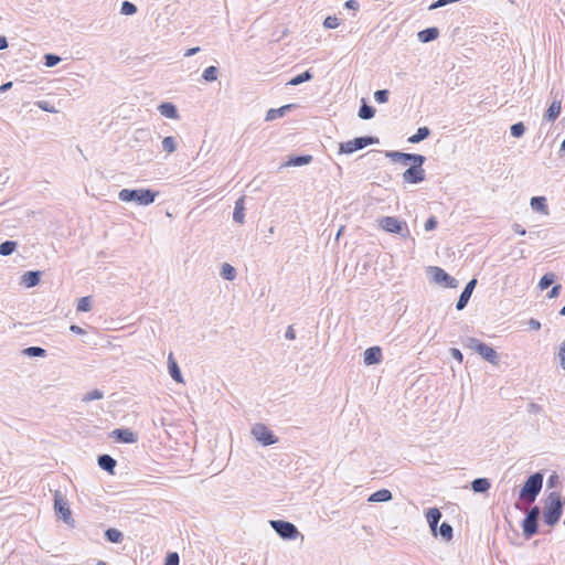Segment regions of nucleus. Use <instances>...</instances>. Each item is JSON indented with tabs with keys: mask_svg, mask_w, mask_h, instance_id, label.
I'll return each mask as SVG.
<instances>
[{
	"mask_svg": "<svg viewBox=\"0 0 565 565\" xmlns=\"http://www.w3.org/2000/svg\"><path fill=\"white\" fill-rule=\"evenodd\" d=\"M426 157L419 153H408L405 152L404 159H402L403 164H416V163H425Z\"/></svg>",
	"mask_w": 565,
	"mask_h": 565,
	"instance_id": "473e14b6",
	"label": "nucleus"
},
{
	"mask_svg": "<svg viewBox=\"0 0 565 565\" xmlns=\"http://www.w3.org/2000/svg\"><path fill=\"white\" fill-rule=\"evenodd\" d=\"M430 135V129L426 126L419 127L416 132L408 138V142L411 143H418L426 138H428Z\"/></svg>",
	"mask_w": 565,
	"mask_h": 565,
	"instance_id": "7c9ffc66",
	"label": "nucleus"
},
{
	"mask_svg": "<svg viewBox=\"0 0 565 565\" xmlns=\"http://www.w3.org/2000/svg\"><path fill=\"white\" fill-rule=\"evenodd\" d=\"M393 498L392 492L387 489H381L375 492H373L369 497L370 502H388Z\"/></svg>",
	"mask_w": 565,
	"mask_h": 565,
	"instance_id": "cd10ccee",
	"label": "nucleus"
},
{
	"mask_svg": "<svg viewBox=\"0 0 565 565\" xmlns=\"http://www.w3.org/2000/svg\"><path fill=\"white\" fill-rule=\"evenodd\" d=\"M269 524L282 540L291 541L296 540L300 535L297 526L291 522L285 520H270Z\"/></svg>",
	"mask_w": 565,
	"mask_h": 565,
	"instance_id": "0eeeda50",
	"label": "nucleus"
},
{
	"mask_svg": "<svg viewBox=\"0 0 565 565\" xmlns=\"http://www.w3.org/2000/svg\"><path fill=\"white\" fill-rule=\"evenodd\" d=\"M61 57L53 53H47L44 55V65L46 67H54L61 62Z\"/></svg>",
	"mask_w": 565,
	"mask_h": 565,
	"instance_id": "a18cd8bd",
	"label": "nucleus"
},
{
	"mask_svg": "<svg viewBox=\"0 0 565 565\" xmlns=\"http://www.w3.org/2000/svg\"><path fill=\"white\" fill-rule=\"evenodd\" d=\"M565 501L558 492H551L547 495L545 507L543 509V521L548 526H555L563 514Z\"/></svg>",
	"mask_w": 565,
	"mask_h": 565,
	"instance_id": "f257e3e1",
	"label": "nucleus"
},
{
	"mask_svg": "<svg viewBox=\"0 0 565 565\" xmlns=\"http://www.w3.org/2000/svg\"><path fill=\"white\" fill-rule=\"evenodd\" d=\"M377 223L381 230L391 234H396L402 238H407L411 235L407 223L395 216H383L377 220Z\"/></svg>",
	"mask_w": 565,
	"mask_h": 565,
	"instance_id": "39448f33",
	"label": "nucleus"
},
{
	"mask_svg": "<svg viewBox=\"0 0 565 565\" xmlns=\"http://www.w3.org/2000/svg\"><path fill=\"white\" fill-rule=\"evenodd\" d=\"M340 25V20L335 15H328L323 21V26L327 29H335Z\"/></svg>",
	"mask_w": 565,
	"mask_h": 565,
	"instance_id": "de8ad7c7",
	"label": "nucleus"
},
{
	"mask_svg": "<svg viewBox=\"0 0 565 565\" xmlns=\"http://www.w3.org/2000/svg\"><path fill=\"white\" fill-rule=\"evenodd\" d=\"M530 329L532 330H540L541 329V322L534 318H531L527 322Z\"/></svg>",
	"mask_w": 565,
	"mask_h": 565,
	"instance_id": "680f3d73",
	"label": "nucleus"
},
{
	"mask_svg": "<svg viewBox=\"0 0 565 565\" xmlns=\"http://www.w3.org/2000/svg\"><path fill=\"white\" fill-rule=\"evenodd\" d=\"M36 106L44 110V111H47V113H56V109L55 107L50 103V102H46V100H39L36 102Z\"/></svg>",
	"mask_w": 565,
	"mask_h": 565,
	"instance_id": "3c124183",
	"label": "nucleus"
},
{
	"mask_svg": "<svg viewBox=\"0 0 565 565\" xmlns=\"http://www.w3.org/2000/svg\"><path fill=\"white\" fill-rule=\"evenodd\" d=\"M168 370L173 381L177 383H183V376L178 362L174 360L173 354L170 353L168 356Z\"/></svg>",
	"mask_w": 565,
	"mask_h": 565,
	"instance_id": "412c9836",
	"label": "nucleus"
},
{
	"mask_svg": "<svg viewBox=\"0 0 565 565\" xmlns=\"http://www.w3.org/2000/svg\"><path fill=\"white\" fill-rule=\"evenodd\" d=\"M555 275L553 273H547L543 275L539 281V287L541 290L547 289L552 284H554Z\"/></svg>",
	"mask_w": 565,
	"mask_h": 565,
	"instance_id": "ea45409f",
	"label": "nucleus"
},
{
	"mask_svg": "<svg viewBox=\"0 0 565 565\" xmlns=\"http://www.w3.org/2000/svg\"><path fill=\"white\" fill-rule=\"evenodd\" d=\"M463 347L476 351L482 359L491 364L499 363V355L493 348L482 342L481 340L468 337L463 340Z\"/></svg>",
	"mask_w": 565,
	"mask_h": 565,
	"instance_id": "20e7f679",
	"label": "nucleus"
},
{
	"mask_svg": "<svg viewBox=\"0 0 565 565\" xmlns=\"http://www.w3.org/2000/svg\"><path fill=\"white\" fill-rule=\"evenodd\" d=\"M562 286L561 285H554L552 289L547 292V298L553 299L558 297L561 292Z\"/></svg>",
	"mask_w": 565,
	"mask_h": 565,
	"instance_id": "4d7b16f0",
	"label": "nucleus"
},
{
	"mask_svg": "<svg viewBox=\"0 0 565 565\" xmlns=\"http://www.w3.org/2000/svg\"><path fill=\"white\" fill-rule=\"evenodd\" d=\"M97 463L100 469L113 475L115 471L117 461L110 455L103 454L97 457Z\"/></svg>",
	"mask_w": 565,
	"mask_h": 565,
	"instance_id": "a211bd4d",
	"label": "nucleus"
},
{
	"mask_svg": "<svg viewBox=\"0 0 565 565\" xmlns=\"http://www.w3.org/2000/svg\"><path fill=\"white\" fill-rule=\"evenodd\" d=\"M405 152L402 151H386L385 156L390 158L393 162H401L404 159Z\"/></svg>",
	"mask_w": 565,
	"mask_h": 565,
	"instance_id": "8fccbe9b",
	"label": "nucleus"
},
{
	"mask_svg": "<svg viewBox=\"0 0 565 565\" xmlns=\"http://www.w3.org/2000/svg\"><path fill=\"white\" fill-rule=\"evenodd\" d=\"M90 309H92V297H89V296L82 297L77 302L76 310L81 311V312H87Z\"/></svg>",
	"mask_w": 565,
	"mask_h": 565,
	"instance_id": "79ce46f5",
	"label": "nucleus"
},
{
	"mask_svg": "<svg viewBox=\"0 0 565 565\" xmlns=\"http://www.w3.org/2000/svg\"><path fill=\"white\" fill-rule=\"evenodd\" d=\"M103 397H104V392L98 390V388H95V390L86 393L82 397V402L88 403V402H92V401L102 399Z\"/></svg>",
	"mask_w": 565,
	"mask_h": 565,
	"instance_id": "a19ab883",
	"label": "nucleus"
},
{
	"mask_svg": "<svg viewBox=\"0 0 565 565\" xmlns=\"http://www.w3.org/2000/svg\"><path fill=\"white\" fill-rule=\"evenodd\" d=\"M558 483V476L556 473H553L547 479V487L554 488Z\"/></svg>",
	"mask_w": 565,
	"mask_h": 565,
	"instance_id": "052dcab7",
	"label": "nucleus"
},
{
	"mask_svg": "<svg viewBox=\"0 0 565 565\" xmlns=\"http://www.w3.org/2000/svg\"><path fill=\"white\" fill-rule=\"evenodd\" d=\"M541 513V509L537 505L532 507L529 511H526L525 516L530 519H535L539 521Z\"/></svg>",
	"mask_w": 565,
	"mask_h": 565,
	"instance_id": "864d4df0",
	"label": "nucleus"
},
{
	"mask_svg": "<svg viewBox=\"0 0 565 565\" xmlns=\"http://www.w3.org/2000/svg\"><path fill=\"white\" fill-rule=\"evenodd\" d=\"M312 156L310 154H295L290 156L284 166L286 167H301L309 164L312 161Z\"/></svg>",
	"mask_w": 565,
	"mask_h": 565,
	"instance_id": "b1692460",
	"label": "nucleus"
},
{
	"mask_svg": "<svg viewBox=\"0 0 565 565\" xmlns=\"http://www.w3.org/2000/svg\"><path fill=\"white\" fill-rule=\"evenodd\" d=\"M562 110V99H554L543 115V119L547 122H554Z\"/></svg>",
	"mask_w": 565,
	"mask_h": 565,
	"instance_id": "dca6fc26",
	"label": "nucleus"
},
{
	"mask_svg": "<svg viewBox=\"0 0 565 565\" xmlns=\"http://www.w3.org/2000/svg\"><path fill=\"white\" fill-rule=\"evenodd\" d=\"M344 7L349 10L358 11L360 3L356 0H348L345 1Z\"/></svg>",
	"mask_w": 565,
	"mask_h": 565,
	"instance_id": "bf43d9fd",
	"label": "nucleus"
},
{
	"mask_svg": "<svg viewBox=\"0 0 565 565\" xmlns=\"http://www.w3.org/2000/svg\"><path fill=\"white\" fill-rule=\"evenodd\" d=\"M105 539L110 543L119 544L124 541V534L115 527H109L105 531Z\"/></svg>",
	"mask_w": 565,
	"mask_h": 565,
	"instance_id": "2f4dec72",
	"label": "nucleus"
},
{
	"mask_svg": "<svg viewBox=\"0 0 565 565\" xmlns=\"http://www.w3.org/2000/svg\"><path fill=\"white\" fill-rule=\"evenodd\" d=\"M233 221L238 224L245 222V196H241L235 201Z\"/></svg>",
	"mask_w": 565,
	"mask_h": 565,
	"instance_id": "aec40b11",
	"label": "nucleus"
},
{
	"mask_svg": "<svg viewBox=\"0 0 565 565\" xmlns=\"http://www.w3.org/2000/svg\"><path fill=\"white\" fill-rule=\"evenodd\" d=\"M543 479V472L537 471L532 473L521 487L519 498L529 503H533L542 490Z\"/></svg>",
	"mask_w": 565,
	"mask_h": 565,
	"instance_id": "7ed1b4c3",
	"label": "nucleus"
},
{
	"mask_svg": "<svg viewBox=\"0 0 565 565\" xmlns=\"http://www.w3.org/2000/svg\"><path fill=\"white\" fill-rule=\"evenodd\" d=\"M41 280V271L39 270H29L25 271L22 276V282L28 287H35L40 284Z\"/></svg>",
	"mask_w": 565,
	"mask_h": 565,
	"instance_id": "a878e982",
	"label": "nucleus"
},
{
	"mask_svg": "<svg viewBox=\"0 0 565 565\" xmlns=\"http://www.w3.org/2000/svg\"><path fill=\"white\" fill-rule=\"evenodd\" d=\"M159 195L158 191L151 189H122L118 199L122 202H136L138 205L147 206L154 202Z\"/></svg>",
	"mask_w": 565,
	"mask_h": 565,
	"instance_id": "f03ea898",
	"label": "nucleus"
},
{
	"mask_svg": "<svg viewBox=\"0 0 565 565\" xmlns=\"http://www.w3.org/2000/svg\"><path fill=\"white\" fill-rule=\"evenodd\" d=\"M380 140L374 136H361L356 137L352 140H348L345 142L339 143V153L340 154H351L355 151L362 150L367 146L376 145Z\"/></svg>",
	"mask_w": 565,
	"mask_h": 565,
	"instance_id": "423d86ee",
	"label": "nucleus"
},
{
	"mask_svg": "<svg viewBox=\"0 0 565 565\" xmlns=\"http://www.w3.org/2000/svg\"><path fill=\"white\" fill-rule=\"evenodd\" d=\"M523 536L529 540L539 533V521L524 516L521 523Z\"/></svg>",
	"mask_w": 565,
	"mask_h": 565,
	"instance_id": "2eb2a0df",
	"label": "nucleus"
},
{
	"mask_svg": "<svg viewBox=\"0 0 565 565\" xmlns=\"http://www.w3.org/2000/svg\"><path fill=\"white\" fill-rule=\"evenodd\" d=\"M312 77H313L312 72L310 70H308V71H305L303 73L298 74V75L294 76L292 78H290L287 82V85H289V86H297V85H300L302 83L311 81Z\"/></svg>",
	"mask_w": 565,
	"mask_h": 565,
	"instance_id": "c756f323",
	"label": "nucleus"
},
{
	"mask_svg": "<svg viewBox=\"0 0 565 565\" xmlns=\"http://www.w3.org/2000/svg\"><path fill=\"white\" fill-rule=\"evenodd\" d=\"M250 434L262 446H271L278 441V437L263 423L254 424Z\"/></svg>",
	"mask_w": 565,
	"mask_h": 565,
	"instance_id": "6e6552de",
	"label": "nucleus"
},
{
	"mask_svg": "<svg viewBox=\"0 0 565 565\" xmlns=\"http://www.w3.org/2000/svg\"><path fill=\"white\" fill-rule=\"evenodd\" d=\"M424 163L412 164L403 172V180L405 183L417 184L425 180L426 174L423 168Z\"/></svg>",
	"mask_w": 565,
	"mask_h": 565,
	"instance_id": "9b49d317",
	"label": "nucleus"
},
{
	"mask_svg": "<svg viewBox=\"0 0 565 565\" xmlns=\"http://www.w3.org/2000/svg\"><path fill=\"white\" fill-rule=\"evenodd\" d=\"M449 352H450V355H451L455 360H457L459 363H462V361H463V355H462V353H461V351H460L459 349H457V348H451V349L449 350Z\"/></svg>",
	"mask_w": 565,
	"mask_h": 565,
	"instance_id": "6e6d98bb",
	"label": "nucleus"
},
{
	"mask_svg": "<svg viewBox=\"0 0 565 565\" xmlns=\"http://www.w3.org/2000/svg\"><path fill=\"white\" fill-rule=\"evenodd\" d=\"M18 243L15 241H4L0 244V255L9 256L17 249Z\"/></svg>",
	"mask_w": 565,
	"mask_h": 565,
	"instance_id": "c9c22d12",
	"label": "nucleus"
},
{
	"mask_svg": "<svg viewBox=\"0 0 565 565\" xmlns=\"http://www.w3.org/2000/svg\"><path fill=\"white\" fill-rule=\"evenodd\" d=\"M54 510L66 524L74 522L68 502L60 491H55L54 493Z\"/></svg>",
	"mask_w": 565,
	"mask_h": 565,
	"instance_id": "9d476101",
	"label": "nucleus"
},
{
	"mask_svg": "<svg viewBox=\"0 0 565 565\" xmlns=\"http://www.w3.org/2000/svg\"><path fill=\"white\" fill-rule=\"evenodd\" d=\"M476 285H477L476 278H472L471 280H469L467 282V285L465 286L463 290L461 291V294L457 300V303H456L457 310H463L467 307L469 299L476 288Z\"/></svg>",
	"mask_w": 565,
	"mask_h": 565,
	"instance_id": "f8f14e48",
	"label": "nucleus"
},
{
	"mask_svg": "<svg viewBox=\"0 0 565 565\" xmlns=\"http://www.w3.org/2000/svg\"><path fill=\"white\" fill-rule=\"evenodd\" d=\"M218 68L216 66H209L203 71L202 78L205 82H214L217 79Z\"/></svg>",
	"mask_w": 565,
	"mask_h": 565,
	"instance_id": "e433bc0d",
	"label": "nucleus"
},
{
	"mask_svg": "<svg viewBox=\"0 0 565 565\" xmlns=\"http://www.w3.org/2000/svg\"><path fill=\"white\" fill-rule=\"evenodd\" d=\"M439 535L445 541H450L454 535L452 526L448 522H443L441 525L439 526Z\"/></svg>",
	"mask_w": 565,
	"mask_h": 565,
	"instance_id": "58836bf2",
	"label": "nucleus"
},
{
	"mask_svg": "<svg viewBox=\"0 0 565 565\" xmlns=\"http://www.w3.org/2000/svg\"><path fill=\"white\" fill-rule=\"evenodd\" d=\"M158 110H159L160 115L166 118H169V119H178L179 118V113H178L175 105L170 102L161 103L158 106Z\"/></svg>",
	"mask_w": 565,
	"mask_h": 565,
	"instance_id": "4be33fe9",
	"label": "nucleus"
},
{
	"mask_svg": "<svg viewBox=\"0 0 565 565\" xmlns=\"http://www.w3.org/2000/svg\"><path fill=\"white\" fill-rule=\"evenodd\" d=\"M491 487V482L488 478H476L471 482V489L476 493H486Z\"/></svg>",
	"mask_w": 565,
	"mask_h": 565,
	"instance_id": "bb28decb",
	"label": "nucleus"
},
{
	"mask_svg": "<svg viewBox=\"0 0 565 565\" xmlns=\"http://www.w3.org/2000/svg\"><path fill=\"white\" fill-rule=\"evenodd\" d=\"M428 525L434 535H437V525L441 519V512L437 508H430L426 512Z\"/></svg>",
	"mask_w": 565,
	"mask_h": 565,
	"instance_id": "6ab92c4d",
	"label": "nucleus"
},
{
	"mask_svg": "<svg viewBox=\"0 0 565 565\" xmlns=\"http://www.w3.org/2000/svg\"><path fill=\"white\" fill-rule=\"evenodd\" d=\"M220 274L225 280H230V281L234 280L237 275L236 269L227 263H224L222 265Z\"/></svg>",
	"mask_w": 565,
	"mask_h": 565,
	"instance_id": "72a5a7b5",
	"label": "nucleus"
},
{
	"mask_svg": "<svg viewBox=\"0 0 565 565\" xmlns=\"http://www.w3.org/2000/svg\"><path fill=\"white\" fill-rule=\"evenodd\" d=\"M439 35V30L436 26L426 28L418 32L417 36L422 43H429L436 40Z\"/></svg>",
	"mask_w": 565,
	"mask_h": 565,
	"instance_id": "393cba45",
	"label": "nucleus"
},
{
	"mask_svg": "<svg viewBox=\"0 0 565 565\" xmlns=\"http://www.w3.org/2000/svg\"><path fill=\"white\" fill-rule=\"evenodd\" d=\"M428 274L434 282L443 285L446 288H456L458 286V281L440 267H428Z\"/></svg>",
	"mask_w": 565,
	"mask_h": 565,
	"instance_id": "1a4fd4ad",
	"label": "nucleus"
},
{
	"mask_svg": "<svg viewBox=\"0 0 565 565\" xmlns=\"http://www.w3.org/2000/svg\"><path fill=\"white\" fill-rule=\"evenodd\" d=\"M286 339L288 340H295L296 339V332L291 326H289L285 333Z\"/></svg>",
	"mask_w": 565,
	"mask_h": 565,
	"instance_id": "e2e57ef3",
	"label": "nucleus"
},
{
	"mask_svg": "<svg viewBox=\"0 0 565 565\" xmlns=\"http://www.w3.org/2000/svg\"><path fill=\"white\" fill-rule=\"evenodd\" d=\"M375 108L366 104L365 99H362V104L359 108L358 116L363 120L372 119L375 116Z\"/></svg>",
	"mask_w": 565,
	"mask_h": 565,
	"instance_id": "c85d7f7f",
	"label": "nucleus"
},
{
	"mask_svg": "<svg viewBox=\"0 0 565 565\" xmlns=\"http://www.w3.org/2000/svg\"><path fill=\"white\" fill-rule=\"evenodd\" d=\"M29 358H44L46 356V350L41 347H28L22 352Z\"/></svg>",
	"mask_w": 565,
	"mask_h": 565,
	"instance_id": "f704fd0d",
	"label": "nucleus"
},
{
	"mask_svg": "<svg viewBox=\"0 0 565 565\" xmlns=\"http://www.w3.org/2000/svg\"><path fill=\"white\" fill-rule=\"evenodd\" d=\"M513 231L519 234V235H525L526 234V231L524 227H522V225L518 224V223H514L513 226H512Z\"/></svg>",
	"mask_w": 565,
	"mask_h": 565,
	"instance_id": "0e129e2a",
	"label": "nucleus"
},
{
	"mask_svg": "<svg viewBox=\"0 0 565 565\" xmlns=\"http://www.w3.org/2000/svg\"><path fill=\"white\" fill-rule=\"evenodd\" d=\"M542 406L536 403H530L527 406V413L530 414H537L542 412Z\"/></svg>",
	"mask_w": 565,
	"mask_h": 565,
	"instance_id": "13d9d810",
	"label": "nucleus"
},
{
	"mask_svg": "<svg viewBox=\"0 0 565 565\" xmlns=\"http://www.w3.org/2000/svg\"><path fill=\"white\" fill-rule=\"evenodd\" d=\"M297 105L296 104H287V105H284L279 108H270L267 113H266V117H265V120L266 121H273L277 118H281L284 117L288 111H290L291 109L296 108Z\"/></svg>",
	"mask_w": 565,
	"mask_h": 565,
	"instance_id": "f3484780",
	"label": "nucleus"
},
{
	"mask_svg": "<svg viewBox=\"0 0 565 565\" xmlns=\"http://www.w3.org/2000/svg\"><path fill=\"white\" fill-rule=\"evenodd\" d=\"M137 6L130 1H124L121 3L120 13L124 15H132L137 12Z\"/></svg>",
	"mask_w": 565,
	"mask_h": 565,
	"instance_id": "c03bdc74",
	"label": "nucleus"
},
{
	"mask_svg": "<svg viewBox=\"0 0 565 565\" xmlns=\"http://www.w3.org/2000/svg\"><path fill=\"white\" fill-rule=\"evenodd\" d=\"M559 364L563 370H565V341H563L559 345Z\"/></svg>",
	"mask_w": 565,
	"mask_h": 565,
	"instance_id": "5fc2aeb1",
	"label": "nucleus"
},
{
	"mask_svg": "<svg viewBox=\"0 0 565 565\" xmlns=\"http://www.w3.org/2000/svg\"><path fill=\"white\" fill-rule=\"evenodd\" d=\"M162 149L168 152L172 153L177 150V140L172 136L164 137L162 139Z\"/></svg>",
	"mask_w": 565,
	"mask_h": 565,
	"instance_id": "4c0bfd02",
	"label": "nucleus"
},
{
	"mask_svg": "<svg viewBox=\"0 0 565 565\" xmlns=\"http://www.w3.org/2000/svg\"><path fill=\"white\" fill-rule=\"evenodd\" d=\"M12 82L3 83L2 85H0V93L9 90L12 87Z\"/></svg>",
	"mask_w": 565,
	"mask_h": 565,
	"instance_id": "774afa93",
	"label": "nucleus"
},
{
	"mask_svg": "<svg viewBox=\"0 0 565 565\" xmlns=\"http://www.w3.org/2000/svg\"><path fill=\"white\" fill-rule=\"evenodd\" d=\"M530 206L535 212L544 215L548 214L547 200L545 196H533L530 201Z\"/></svg>",
	"mask_w": 565,
	"mask_h": 565,
	"instance_id": "5701e85b",
	"label": "nucleus"
},
{
	"mask_svg": "<svg viewBox=\"0 0 565 565\" xmlns=\"http://www.w3.org/2000/svg\"><path fill=\"white\" fill-rule=\"evenodd\" d=\"M180 557L177 552H170L167 554L163 565H179Z\"/></svg>",
	"mask_w": 565,
	"mask_h": 565,
	"instance_id": "09e8293b",
	"label": "nucleus"
},
{
	"mask_svg": "<svg viewBox=\"0 0 565 565\" xmlns=\"http://www.w3.org/2000/svg\"><path fill=\"white\" fill-rule=\"evenodd\" d=\"M110 436L118 443L134 444L138 440L137 435L129 428H117L111 431Z\"/></svg>",
	"mask_w": 565,
	"mask_h": 565,
	"instance_id": "ddd939ff",
	"label": "nucleus"
},
{
	"mask_svg": "<svg viewBox=\"0 0 565 565\" xmlns=\"http://www.w3.org/2000/svg\"><path fill=\"white\" fill-rule=\"evenodd\" d=\"M382 361V349L380 347H370L363 353L365 365L379 364Z\"/></svg>",
	"mask_w": 565,
	"mask_h": 565,
	"instance_id": "4468645a",
	"label": "nucleus"
},
{
	"mask_svg": "<svg viewBox=\"0 0 565 565\" xmlns=\"http://www.w3.org/2000/svg\"><path fill=\"white\" fill-rule=\"evenodd\" d=\"M511 136L514 138H521L525 132V126L522 121L515 122L510 127Z\"/></svg>",
	"mask_w": 565,
	"mask_h": 565,
	"instance_id": "37998d69",
	"label": "nucleus"
},
{
	"mask_svg": "<svg viewBox=\"0 0 565 565\" xmlns=\"http://www.w3.org/2000/svg\"><path fill=\"white\" fill-rule=\"evenodd\" d=\"M70 330H71L73 333H75V334H84V333H85V330H84L82 327L77 326V324H72V326L70 327Z\"/></svg>",
	"mask_w": 565,
	"mask_h": 565,
	"instance_id": "69168bd1",
	"label": "nucleus"
},
{
	"mask_svg": "<svg viewBox=\"0 0 565 565\" xmlns=\"http://www.w3.org/2000/svg\"><path fill=\"white\" fill-rule=\"evenodd\" d=\"M438 225V221L436 216L431 215L427 218V221L424 224V228L427 232L434 231Z\"/></svg>",
	"mask_w": 565,
	"mask_h": 565,
	"instance_id": "603ef678",
	"label": "nucleus"
},
{
	"mask_svg": "<svg viewBox=\"0 0 565 565\" xmlns=\"http://www.w3.org/2000/svg\"><path fill=\"white\" fill-rule=\"evenodd\" d=\"M201 51V49L199 46H195V47H191L189 50L185 51L184 53V56L185 57H190V56H193L195 55L196 53H199Z\"/></svg>",
	"mask_w": 565,
	"mask_h": 565,
	"instance_id": "338daca9",
	"label": "nucleus"
},
{
	"mask_svg": "<svg viewBox=\"0 0 565 565\" xmlns=\"http://www.w3.org/2000/svg\"><path fill=\"white\" fill-rule=\"evenodd\" d=\"M390 92L387 89H379L374 93V99L379 104H384L388 102Z\"/></svg>",
	"mask_w": 565,
	"mask_h": 565,
	"instance_id": "49530a36",
	"label": "nucleus"
}]
</instances>
